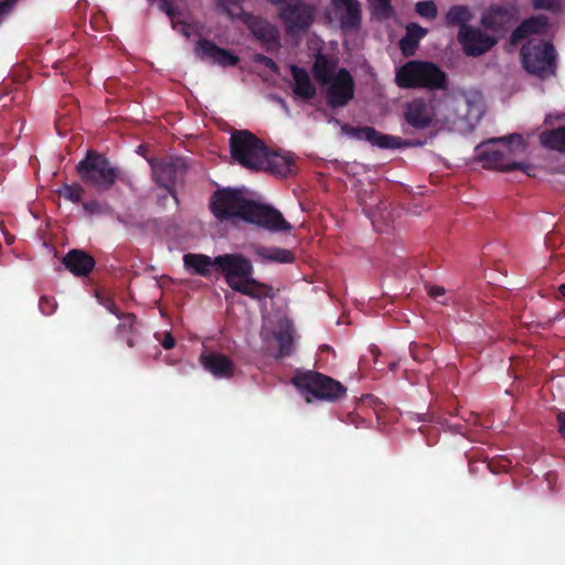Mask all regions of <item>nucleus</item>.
<instances>
[{
	"label": "nucleus",
	"instance_id": "nucleus-42",
	"mask_svg": "<svg viewBox=\"0 0 565 565\" xmlns=\"http://www.w3.org/2000/svg\"><path fill=\"white\" fill-rule=\"evenodd\" d=\"M17 0H3L0 1V22L2 19L10 13V11L13 9Z\"/></svg>",
	"mask_w": 565,
	"mask_h": 565
},
{
	"label": "nucleus",
	"instance_id": "nucleus-1",
	"mask_svg": "<svg viewBox=\"0 0 565 565\" xmlns=\"http://www.w3.org/2000/svg\"><path fill=\"white\" fill-rule=\"evenodd\" d=\"M185 269L193 274L207 277L211 268L215 267L226 284L234 290L254 300L273 299L274 289L270 285L262 282L253 277L254 266L252 262L242 254H223L211 258L204 254H185L183 256Z\"/></svg>",
	"mask_w": 565,
	"mask_h": 565
},
{
	"label": "nucleus",
	"instance_id": "nucleus-21",
	"mask_svg": "<svg viewBox=\"0 0 565 565\" xmlns=\"http://www.w3.org/2000/svg\"><path fill=\"white\" fill-rule=\"evenodd\" d=\"M62 264L74 276L83 277L90 274L95 267V259L83 249L73 248L62 258Z\"/></svg>",
	"mask_w": 565,
	"mask_h": 565
},
{
	"label": "nucleus",
	"instance_id": "nucleus-15",
	"mask_svg": "<svg viewBox=\"0 0 565 565\" xmlns=\"http://www.w3.org/2000/svg\"><path fill=\"white\" fill-rule=\"evenodd\" d=\"M195 54L202 61H210L223 67L235 66L239 57L230 50L217 46L213 41L200 39L195 45Z\"/></svg>",
	"mask_w": 565,
	"mask_h": 565
},
{
	"label": "nucleus",
	"instance_id": "nucleus-20",
	"mask_svg": "<svg viewBox=\"0 0 565 565\" xmlns=\"http://www.w3.org/2000/svg\"><path fill=\"white\" fill-rule=\"evenodd\" d=\"M203 367L215 377L230 379L234 375L235 365L225 354L218 352H204L200 356Z\"/></svg>",
	"mask_w": 565,
	"mask_h": 565
},
{
	"label": "nucleus",
	"instance_id": "nucleus-49",
	"mask_svg": "<svg viewBox=\"0 0 565 565\" xmlns=\"http://www.w3.org/2000/svg\"><path fill=\"white\" fill-rule=\"evenodd\" d=\"M488 468L490 469L491 472L493 473H498L500 471H503V470H507V466H500V467H495L493 462H489L488 463Z\"/></svg>",
	"mask_w": 565,
	"mask_h": 565
},
{
	"label": "nucleus",
	"instance_id": "nucleus-7",
	"mask_svg": "<svg viewBox=\"0 0 565 565\" xmlns=\"http://www.w3.org/2000/svg\"><path fill=\"white\" fill-rule=\"evenodd\" d=\"M291 382L298 390L311 394L316 399L337 402L347 394V387L339 381L317 371L298 372Z\"/></svg>",
	"mask_w": 565,
	"mask_h": 565
},
{
	"label": "nucleus",
	"instance_id": "nucleus-10",
	"mask_svg": "<svg viewBox=\"0 0 565 565\" xmlns=\"http://www.w3.org/2000/svg\"><path fill=\"white\" fill-rule=\"evenodd\" d=\"M324 87L327 102L331 108L344 107L354 97L355 84L351 73L344 67L339 68L335 77Z\"/></svg>",
	"mask_w": 565,
	"mask_h": 565
},
{
	"label": "nucleus",
	"instance_id": "nucleus-5",
	"mask_svg": "<svg viewBox=\"0 0 565 565\" xmlns=\"http://www.w3.org/2000/svg\"><path fill=\"white\" fill-rule=\"evenodd\" d=\"M250 203L252 200L242 189L224 188L217 189L212 194L210 209L220 222L236 220L245 222Z\"/></svg>",
	"mask_w": 565,
	"mask_h": 565
},
{
	"label": "nucleus",
	"instance_id": "nucleus-26",
	"mask_svg": "<svg viewBox=\"0 0 565 565\" xmlns=\"http://www.w3.org/2000/svg\"><path fill=\"white\" fill-rule=\"evenodd\" d=\"M547 26L545 15L531 17L522 21L511 34V42L516 44L531 34L540 33Z\"/></svg>",
	"mask_w": 565,
	"mask_h": 565
},
{
	"label": "nucleus",
	"instance_id": "nucleus-30",
	"mask_svg": "<svg viewBox=\"0 0 565 565\" xmlns=\"http://www.w3.org/2000/svg\"><path fill=\"white\" fill-rule=\"evenodd\" d=\"M541 142L548 149L565 151V126L544 131L541 135Z\"/></svg>",
	"mask_w": 565,
	"mask_h": 565
},
{
	"label": "nucleus",
	"instance_id": "nucleus-12",
	"mask_svg": "<svg viewBox=\"0 0 565 565\" xmlns=\"http://www.w3.org/2000/svg\"><path fill=\"white\" fill-rule=\"evenodd\" d=\"M458 41L468 56H480L490 51L498 42L493 36L483 33L476 28H461L458 33Z\"/></svg>",
	"mask_w": 565,
	"mask_h": 565
},
{
	"label": "nucleus",
	"instance_id": "nucleus-53",
	"mask_svg": "<svg viewBox=\"0 0 565 565\" xmlns=\"http://www.w3.org/2000/svg\"><path fill=\"white\" fill-rule=\"evenodd\" d=\"M291 3H306L305 0H288Z\"/></svg>",
	"mask_w": 565,
	"mask_h": 565
},
{
	"label": "nucleus",
	"instance_id": "nucleus-22",
	"mask_svg": "<svg viewBox=\"0 0 565 565\" xmlns=\"http://www.w3.org/2000/svg\"><path fill=\"white\" fill-rule=\"evenodd\" d=\"M512 12L503 6H492L482 15L481 24L484 29L494 33H504L512 24Z\"/></svg>",
	"mask_w": 565,
	"mask_h": 565
},
{
	"label": "nucleus",
	"instance_id": "nucleus-55",
	"mask_svg": "<svg viewBox=\"0 0 565 565\" xmlns=\"http://www.w3.org/2000/svg\"><path fill=\"white\" fill-rule=\"evenodd\" d=\"M128 345H129V347H132V342H131V340H129V341H128Z\"/></svg>",
	"mask_w": 565,
	"mask_h": 565
},
{
	"label": "nucleus",
	"instance_id": "nucleus-43",
	"mask_svg": "<svg viewBox=\"0 0 565 565\" xmlns=\"http://www.w3.org/2000/svg\"><path fill=\"white\" fill-rule=\"evenodd\" d=\"M100 303H103L109 312L114 313L118 318L120 317V312L113 299H103L100 300Z\"/></svg>",
	"mask_w": 565,
	"mask_h": 565
},
{
	"label": "nucleus",
	"instance_id": "nucleus-3",
	"mask_svg": "<svg viewBox=\"0 0 565 565\" xmlns=\"http://www.w3.org/2000/svg\"><path fill=\"white\" fill-rule=\"evenodd\" d=\"M395 84L403 89H446L447 74L435 63L413 60L396 70Z\"/></svg>",
	"mask_w": 565,
	"mask_h": 565
},
{
	"label": "nucleus",
	"instance_id": "nucleus-35",
	"mask_svg": "<svg viewBox=\"0 0 565 565\" xmlns=\"http://www.w3.org/2000/svg\"><path fill=\"white\" fill-rule=\"evenodd\" d=\"M409 352L414 361L422 363L429 359L431 353V347L429 344H417L416 342H411Z\"/></svg>",
	"mask_w": 565,
	"mask_h": 565
},
{
	"label": "nucleus",
	"instance_id": "nucleus-18",
	"mask_svg": "<svg viewBox=\"0 0 565 565\" xmlns=\"http://www.w3.org/2000/svg\"><path fill=\"white\" fill-rule=\"evenodd\" d=\"M460 100L454 96H445L444 98L433 102L435 128L444 129L456 125L459 118Z\"/></svg>",
	"mask_w": 565,
	"mask_h": 565
},
{
	"label": "nucleus",
	"instance_id": "nucleus-41",
	"mask_svg": "<svg viewBox=\"0 0 565 565\" xmlns=\"http://www.w3.org/2000/svg\"><path fill=\"white\" fill-rule=\"evenodd\" d=\"M241 0H216L217 7L228 17H233L232 6H239Z\"/></svg>",
	"mask_w": 565,
	"mask_h": 565
},
{
	"label": "nucleus",
	"instance_id": "nucleus-23",
	"mask_svg": "<svg viewBox=\"0 0 565 565\" xmlns=\"http://www.w3.org/2000/svg\"><path fill=\"white\" fill-rule=\"evenodd\" d=\"M290 74L294 79V94L303 100L312 99L317 94V88L313 85L309 73L303 67L290 65Z\"/></svg>",
	"mask_w": 565,
	"mask_h": 565
},
{
	"label": "nucleus",
	"instance_id": "nucleus-9",
	"mask_svg": "<svg viewBox=\"0 0 565 565\" xmlns=\"http://www.w3.org/2000/svg\"><path fill=\"white\" fill-rule=\"evenodd\" d=\"M245 222L274 233L291 230L290 223L284 218L278 210L267 204L257 203L254 200H252Z\"/></svg>",
	"mask_w": 565,
	"mask_h": 565
},
{
	"label": "nucleus",
	"instance_id": "nucleus-2",
	"mask_svg": "<svg viewBox=\"0 0 565 565\" xmlns=\"http://www.w3.org/2000/svg\"><path fill=\"white\" fill-rule=\"evenodd\" d=\"M76 173L82 182L98 192L109 191L118 181L126 183L128 180L122 169L95 150H88L85 158L76 164Z\"/></svg>",
	"mask_w": 565,
	"mask_h": 565
},
{
	"label": "nucleus",
	"instance_id": "nucleus-54",
	"mask_svg": "<svg viewBox=\"0 0 565 565\" xmlns=\"http://www.w3.org/2000/svg\"><path fill=\"white\" fill-rule=\"evenodd\" d=\"M396 366H397V363H396V362H393V363H391V364H390V369H391L392 371H394V370L396 369Z\"/></svg>",
	"mask_w": 565,
	"mask_h": 565
},
{
	"label": "nucleus",
	"instance_id": "nucleus-25",
	"mask_svg": "<svg viewBox=\"0 0 565 565\" xmlns=\"http://www.w3.org/2000/svg\"><path fill=\"white\" fill-rule=\"evenodd\" d=\"M182 177L183 170L180 162L164 163L156 171L157 183L173 196H175L174 186Z\"/></svg>",
	"mask_w": 565,
	"mask_h": 565
},
{
	"label": "nucleus",
	"instance_id": "nucleus-40",
	"mask_svg": "<svg viewBox=\"0 0 565 565\" xmlns=\"http://www.w3.org/2000/svg\"><path fill=\"white\" fill-rule=\"evenodd\" d=\"M172 28L183 34L185 38H190L192 33V26L184 21L172 20Z\"/></svg>",
	"mask_w": 565,
	"mask_h": 565
},
{
	"label": "nucleus",
	"instance_id": "nucleus-47",
	"mask_svg": "<svg viewBox=\"0 0 565 565\" xmlns=\"http://www.w3.org/2000/svg\"><path fill=\"white\" fill-rule=\"evenodd\" d=\"M558 431L563 438H565V411L559 412L557 415Z\"/></svg>",
	"mask_w": 565,
	"mask_h": 565
},
{
	"label": "nucleus",
	"instance_id": "nucleus-4",
	"mask_svg": "<svg viewBox=\"0 0 565 565\" xmlns=\"http://www.w3.org/2000/svg\"><path fill=\"white\" fill-rule=\"evenodd\" d=\"M524 70L537 78L544 81L556 75V51L551 42L529 40L520 51Z\"/></svg>",
	"mask_w": 565,
	"mask_h": 565
},
{
	"label": "nucleus",
	"instance_id": "nucleus-45",
	"mask_svg": "<svg viewBox=\"0 0 565 565\" xmlns=\"http://www.w3.org/2000/svg\"><path fill=\"white\" fill-rule=\"evenodd\" d=\"M161 345L166 349V350H171L174 348L175 345V340L173 338V335L170 333V332H167L164 334V338L163 340L161 341Z\"/></svg>",
	"mask_w": 565,
	"mask_h": 565
},
{
	"label": "nucleus",
	"instance_id": "nucleus-34",
	"mask_svg": "<svg viewBox=\"0 0 565 565\" xmlns=\"http://www.w3.org/2000/svg\"><path fill=\"white\" fill-rule=\"evenodd\" d=\"M415 11L422 18L433 20L437 17V6L431 0L419 1L415 4Z\"/></svg>",
	"mask_w": 565,
	"mask_h": 565
},
{
	"label": "nucleus",
	"instance_id": "nucleus-17",
	"mask_svg": "<svg viewBox=\"0 0 565 565\" xmlns=\"http://www.w3.org/2000/svg\"><path fill=\"white\" fill-rule=\"evenodd\" d=\"M342 30L356 31L361 26V3L359 0H331Z\"/></svg>",
	"mask_w": 565,
	"mask_h": 565
},
{
	"label": "nucleus",
	"instance_id": "nucleus-39",
	"mask_svg": "<svg viewBox=\"0 0 565 565\" xmlns=\"http://www.w3.org/2000/svg\"><path fill=\"white\" fill-rule=\"evenodd\" d=\"M535 10L555 11L559 7L558 0H531Z\"/></svg>",
	"mask_w": 565,
	"mask_h": 565
},
{
	"label": "nucleus",
	"instance_id": "nucleus-16",
	"mask_svg": "<svg viewBox=\"0 0 565 565\" xmlns=\"http://www.w3.org/2000/svg\"><path fill=\"white\" fill-rule=\"evenodd\" d=\"M247 28L267 52H274L280 47V32L269 21L259 17H250Z\"/></svg>",
	"mask_w": 565,
	"mask_h": 565
},
{
	"label": "nucleus",
	"instance_id": "nucleus-32",
	"mask_svg": "<svg viewBox=\"0 0 565 565\" xmlns=\"http://www.w3.org/2000/svg\"><path fill=\"white\" fill-rule=\"evenodd\" d=\"M372 9V13L379 18H390L393 13L391 4L392 0H367Z\"/></svg>",
	"mask_w": 565,
	"mask_h": 565
},
{
	"label": "nucleus",
	"instance_id": "nucleus-14",
	"mask_svg": "<svg viewBox=\"0 0 565 565\" xmlns=\"http://www.w3.org/2000/svg\"><path fill=\"white\" fill-rule=\"evenodd\" d=\"M478 159L482 162L483 168L494 169L501 172H511L520 170L526 175H531L532 166L525 162H516L507 160V154L498 149H484L479 152Z\"/></svg>",
	"mask_w": 565,
	"mask_h": 565
},
{
	"label": "nucleus",
	"instance_id": "nucleus-44",
	"mask_svg": "<svg viewBox=\"0 0 565 565\" xmlns=\"http://www.w3.org/2000/svg\"><path fill=\"white\" fill-rule=\"evenodd\" d=\"M83 207L88 214H95L100 211V204L97 201L85 202Z\"/></svg>",
	"mask_w": 565,
	"mask_h": 565
},
{
	"label": "nucleus",
	"instance_id": "nucleus-46",
	"mask_svg": "<svg viewBox=\"0 0 565 565\" xmlns=\"http://www.w3.org/2000/svg\"><path fill=\"white\" fill-rule=\"evenodd\" d=\"M428 295L433 298H437L439 296H443L445 294V288L440 286H428L427 287Z\"/></svg>",
	"mask_w": 565,
	"mask_h": 565
},
{
	"label": "nucleus",
	"instance_id": "nucleus-13",
	"mask_svg": "<svg viewBox=\"0 0 565 565\" xmlns=\"http://www.w3.org/2000/svg\"><path fill=\"white\" fill-rule=\"evenodd\" d=\"M404 119L408 126L416 130L435 128L433 103L429 104L420 97L412 99L405 105Z\"/></svg>",
	"mask_w": 565,
	"mask_h": 565
},
{
	"label": "nucleus",
	"instance_id": "nucleus-8",
	"mask_svg": "<svg viewBox=\"0 0 565 565\" xmlns=\"http://www.w3.org/2000/svg\"><path fill=\"white\" fill-rule=\"evenodd\" d=\"M341 129L345 135L359 140H365L381 149H399L424 145V142L419 140H404L401 137L382 134L370 126L353 127L344 124Z\"/></svg>",
	"mask_w": 565,
	"mask_h": 565
},
{
	"label": "nucleus",
	"instance_id": "nucleus-36",
	"mask_svg": "<svg viewBox=\"0 0 565 565\" xmlns=\"http://www.w3.org/2000/svg\"><path fill=\"white\" fill-rule=\"evenodd\" d=\"M498 141H508V145H507V148H508V152H512V151H524L525 150V142L522 138V136L520 135H511L509 137H505V138H499L497 139Z\"/></svg>",
	"mask_w": 565,
	"mask_h": 565
},
{
	"label": "nucleus",
	"instance_id": "nucleus-52",
	"mask_svg": "<svg viewBox=\"0 0 565 565\" xmlns=\"http://www.w3.org/2000/svg\"><path fill=\"white\" fill-rule=\"evenodd\" d=\"M371 351H372V353L374 354V356L376 359L377 355L380 354V350L377 348H373Z\"/></svg>",
	"mask_w": 565,
	"mask_h": 565
},
{
	"label": "nucleus",
	"instance_id": "nucleus-19",
	"mask_svg": "<svg viewBox=\"0 0 565 565\" xmlns=\"http://www.w3.org/2000/svg\"><path fill=\"white\" fill-rule=\"evenodd\" d=\"M264 163L257 171H268L280 177L294 175L297 172V164L290 152H270L267 148L264 154Z\"/></svg>",
	"mask_w": 565,
	"mask_h": 565
},
{
	"label": "nucleus",
	"instance_id": "nucleus-29",
	"mask_svg": "<svg viewBox=\"0 0 565 565\" xmlns=\"http://www.w3.org/2000/svg\"><path fill=\"white\" fill-rule=\"evenodd\" d=\"M472 14L467 6L455 4L449 8L445 15L447 26L469 28L467 23L471 20Z\"/></svg>",
	"mask_w": 565,
	"mask_h": 565
},
{
	"label": "nucleus",
	"instance_id": "nucleus-33",
	"mask_svg": "<svg viewBox=\"0 0 565 565\" xmlns=\"http://www.w3.org/2000/svg\"><path fill=\"white\" fill-rule=\"evenodd\" d=\"M83 193L84 189L76 183L64 184L60 190V195L73 203H79L82 201Z\"/></svg>",
	"mask_w": 565,
	"mask_h": 565
},
{
	"label": "nucleus",
	"instance_id": "nucleus-50",
	"mask_svg": "<svg viewBox=\"0 0 565 565\" xmlns=\"http://www.w3.org/2000/svg\"><path fill=\"white\" fill-rule=\"evenodd\" d=\"M270 2L275 6H278L280 9L287 3H290L288 0H270Z\"/></svg>",
	"mask_w": 565,
	"mask_h": 565
},
{
	"label": "nucleus",
	"instance_id": "nucleus-51",
	"mask_svg": "<svg viewBox=\"0 0 565 565\" xmlns=\"http://www.w3.org/2000/svg\"><path fill=\"white\" fill-rule=\"evenodd\" d=\"M558 291L561 292V295L564 297L565 299V282L562 284L559 287H558Z\"/></svg>",
	"mask_w": 565,
	"mask_h": 565
},
{
	"label": "nucleus",
	"instance_id": "nucleus-31",
	"mask_svg": "<svg viewBox=\"0 0 565 565\" xmlns=\"http://www.w3.org/2000/svg\"><path fill=\"white\" fill-rule=\"evenodd\" d=\"M279 350L275 355L276 359L289 356L294 351V337L290 330H281L275 333Z\"/></svg>",
	"mask_w": 565,
	"mask_h": 565
},
{
	"label": "nucleus",
	"instance_id": "nucleus-24",
	"mask_svg": "<svg viewBox=\"0 0 565 565\" xmlns=\"http://www.w3.org/2000/svg\"><path fill=\"white\" fill-rule=\"evenodd\" d=\"M337 61L318 52L315 56L311 73L320 86H327L337 74Z\"/></svg>",
	"mask_w": 565,
	"mask_h": 565
},
{
	"label": "nucleus",
	"instance_id": "nucleus-11",
	"mask_svg": "<svg viewBox=\"0 0 565 565\" xmlns=\"http://www.w3.org/2000/svg\"><path fill=\"white\" fill-rule=\"evenodd\" d=\"M315 14V7L309 3H287L279 9V18L289 34L307 31Z\"/></svg>",
	"mask_w": 565,
	"mask_h": 565
},
{
	"label": "nucleus",
	"instance_id": "nucleus-28",
	"mask_svg": "<svg viewBox=\"0 0 565 565\" xmlns=\"http://www.w3.org/2000/svg\"><path fill=\"white\" fill-rule=\"evenodd\" d=\"M253 250L254 254L264 262L279 264H291L295 262L294 253L286 248L256 245Z\"/></svg>",
	"mask_w": 565,
	"mask_h": 565
},
{
	"label": "nucleus",
	"instance_id": "nucleus-48",
	"mask_svg": "<svg viewBox=\"0 0 565 565\" xmlns=\"http://www.w3.org/2000/svg\"><path fill=\"white\" fill-rule=\"evenodd\" d=\"M161 9L170 17L171 21L174 20V8L169 1H163Z\"/></svg>",
	"mask_w": 565,
	"mask_h": 565
},
{
	"label": "nucleus",
	"instance_id": "nucleus-38",
	"mask_svg": "<svg viewBox=\"0 0 565 565\" xmlns=\"http://www.w3.org/2000/svg\"><path fill=\"white\" fill-rule=\"evenodd\" d=\"M254 61L257 64H260V65L265 66L266 68L270 70L275 74L279 73L278 64L269 56H266L264 54H255Z\"/></svg>",
	"mask_w": 565,
	"mask_h": 565
},
{
	"label": "nucleus",
	"instance_id": "nucleus-37",
	"mask_svg": "<svg viewBox=\"0 0 565 565\" xmlns=\"http://www.w3.org/2000/svg\"><path fill=\"white\" fill-rule=\"evenodd\" d=\"M39 309L44 316L53 315L57 309V302L54 297L41 296L39 300Z\"/></svg>",
	"mask_w": 565,
	"mask_h": 565
},
{
	"label": "nucleus",
	"instance_id": "nucleus-6",
	"mask_svg": "<svg viewBox=\"0 0 565 565\" xmlns=\"http://www.w3.org/2000/svg\"><path fill=\"white\" fill-rule=\"evenodd\" d=\"M230 150L232 158L242 167L257 171L264 163V154L267 150L265 142L249 130H235L230 137Z\"/></svg>",
	"mask_w": 565,
	"mask_h": 565
},
{
	"label": "nucleus",
	"instance_id": "nucleus-27",
	"mask_svg": "<svg viewBox=\"0 0 565 565\" xmlns=\"http://www.w3.org/2000/svg\"><path fill=\"white\" fill-rule=\"evenodd\" d=\"M427 34V29L417 23H409L406 26L405 35L399 40V50L406 57L413 56L418 47L419 41Z\"/></svg>",
	"mask_w": 565,
	"mask_h": 565
}]
</instances>
